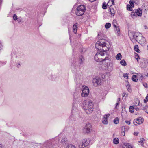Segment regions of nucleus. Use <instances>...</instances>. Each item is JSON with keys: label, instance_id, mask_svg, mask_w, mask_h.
<instances>
[{"label": "nucleus", "instance_id": "64", "mask_svg": "<svg viewBox=\"0 0 148 148\" xmlns=\"http://www.w3.org/2000/svg\"><path fill=\"white\" fill-rule=\"evenodd\" d=\"M73 65V63H72L71 66H72Z\"/></svg>", "mask_w": 148, "mask_h": 148}, {"label": "nucleus", "instance_id": "53", "mask_svg": "<svg viewBox=\"0 0 148 148\" xmlns=\"http://www.w3.org/2000/svg\"><path fill=\"white\" fill-rule=\"evenodd\" d=\"M146 99L148 101V95L147 94L146 97Z\"/></svg>", "mask_w": 148, "mask_h": 148}, {"label": "nucleus", "instance_id": "18", "mask_svg": "<svg viewBox=\"0 0 148 148\" xmlns=\"http://www.w3.org/2000/svg\"><path fill=\"white\" fill-rule=\"evenodd\" d=\"M72 106H73V103L72 104ZM73 108H72V110L71 111V114L70 116V118L71 120H73L74 119V115H73Z\"/></svg>", "mask_w": 148, "mask_h": 148}, {"label": "nucleus", "instance_id": "43", "mask_svg": "<svg viewBox=\"0 0 148 148\" xmlns=\"http://www.w3.org/2000/svg\"><path fill=\"white\" fill-rule=\"evenodd\" d=\"M135 58L137 60V61H138V59H140L139 56L138 55V54H136V55L135 56Z\"/></svg>", "mask_w": 148, "mask_h": 148}, {"label": "nucleus", "instance_id": "27", "mask_svg": "<svg viewBox=\"0 0 148 148\" xmlns=\"http://www.w3.org/2000/svg\"><path fill=\"white\" fill-rule=\"evenodd\" d=\"M126 87L127 88L128 91L130 92H131L132 91V90L130 88V84H128L126 85Z\"/></svg>", "mask_w": 148, "mask_h": 148}, {"label": "nucleus", "instance_id": "60", "mask_svg": "<svg viewBox=\"0 0 148 148\" xmlns=\"http://www.w3.org/2000/svg\"><path fill=\"white\" fill-rule=\"evenodd\" d=\"M73 30H74V24L73 26Z\"/></svg>", "mask_w": 148, "mask_h": 148}, {"label": "nucleus", "instance_id": "38", "mask_svg": "<svg viewBox=\"0 0 148 148\" xmlns=\"http://www.w3.org/2000/svg\"><path fill=\"white\" fill-rule=\"evenodd\" d=\"M129 3L132 7H133L134 6V3L132 1L130 0L129 1Z\"/></svg>", "mask_w": 148, "mask_h": 148}, {"label": "nucleus", "instance_id": "40", "mask_svg": "<svg viewBox=\"0 0 148 148\" xmlns=\"http://www.w3.org/2000/svg\"><path fill=\"white\" fill-rule=\"evenodd\" d=\"M16 66L18 68H19V67H20L21 66V64H20V62H17L16 64Z\"/></svg>", "mask_w": 148, "mask_h": 148}, {"label": "nucleus", "instance_id": "42", "mask_svg": "<svg viewBox=\"0 0 148 148\" xmlns=\"http://www.w3.org/2000/svg\"><path fill=\"white\" fill-rule=\"evenodd\" d=\"M22 19L21 18H19L17 19V21L18 23H21V21H22Z\"/></svg>", "mask_w": 148, "mask_h": 148}, {"label": "nucleus", "instance_id": "47", "mask_svg": "<svg viewBox=\"0 0 148 148\" xmlns=\"http://www.w3.org/2000/svg\"><path fill=\"white\" fill-rule=\"evenodd\" d=\"M143 110H144V111L146 112L148 114V112L147 111L148 110L147 109V108H144V109Z\"/></svg>", "mask_w": 148, "mask_h": 148}, {"label": "nucleus", "instance_id": "10", "mask_svg": "<svg viewBox=\"0 0 148 148\" xmlns=\"http://www.w3.org/2000/svg\"><path fill=\"white\" fill-rule=\"evenodd\" d=\"M84 58L83 56L82 55H80L79 57V63L80 65L83 64L84 61Z\"/></svg>", "mask_w": 148, "mask_h": 148}, {"label": "nucleus", "instance_id": "32", "mask_svg": "<svg viewBox=\"0 0 148 148\" xmlns=\"http://www.w3.org/2000/svg\"><path fill=\"white\" fill-rule=\"evenodd\" d=\"M110 115V114H106L104 116L103 118L104 119H107Z\"/></svg>", "mask_w": 148, "mask_h": 148}, {"label": "nucleus", "instance_id": "22", "mask_svg": "<svg viewBox=\"0 0 148 148\" xmlns=\"http://www.w3.org/2000/svg\"><path fill=\"white\" fill-rule=\"evenodd\" d=\"M119 142V140L117 138H114L113 140V143L115 144H117Z\"/></svg>", "mask_w": 148, "mask_h": 148}, {"label": "nucleus", "instance_id": "49", "mask_svg": "<svg viewBox=\"0 0 148 148\" xmlns=\"http://www.w3.org/2000/svg\"><path fill=\"white\" fill-rule=\"evenodd\" d=\"M144 78V76L142 75H141L140 76V79H141V80L142 81V80L143 79V78Z\"/></svg>", "mask_w": 148, "mask_h": 148}, {"label": "nucleus", "instance_id": "3", "mask_svg": "<svg viewBox=\"0 0 148 148\" xmlns=\"http://www.w3.org/2000/svg\"><path fill=\"white\" fill-rule=\"evenodd\" d=\"M128 35L129 38L132 41L134 39L136 41L138 42L139 41L140 43L142 45H144L145 43V42L144 41V42L141 43V41L140 40V38L142 37L140 36L139 35V34L137 32H135L132 31H128Z\"/></svg>", "mask_w": 148, "mask_h": 148}, {"label": "nucleus", "instance_id": "56", "mask_svg": "<svg viewBox=\"0 0 148 148\" xmlns=\"http://www.w3.org/2000/svg\"><path fill=\"white\" fill-rule=\"evenodd\" d=\"M147 101V100H146L145 99H144V102L145 103H146Z\"/></svg>", "mask_w": 148, "mask_h": 148}, {"label": "nucleus", "instance_id": "34", "mask_svg": "<svg viewBox=\"0 0 148 148\" xmlns=\"http://www.w3.org/2000/svg\"><path fill=\"white\" fill-rule=\"evenodd\" d=\"M66 148H74V146L71 144H70Z\"/></svg>", "mask_w": 148, "mask_h": 148}, {"label": "nucleus", "instance_id": "7", "mask_svg": "<svg viewBox=\"0 0 148 148\" xmlns=\"http://www.w3.org/2000/svg\"><path fill=\"white\" fill-rule=\"evenodd\" d=\"M102 79L100 77L97 76L94 78L92 80V83L95 86H97L101 84Z\"/></svg>", "mask_w": 148, "mask_h": 148}, {"label": "nucleus", "instance_id": "11", "mask_svg": "<svg viewBox=\"0 0 148 148\" xmlns=\"http://www.w3.org/2000/svg\"><path fill=\"white\" fill-rule=\"evenodd\" d=\"M122 148H135L129 143H125L123 146Z\"/></svg>", "mask_w": 148, "mask_h": 148}, {"label": "nucleus", "instance_id": "29", "mask_svg": "<svg viewBox=\"0 0 148 148\" xmlns=\"http://www.w3.org/2000/svg\"><path fill=\"white\" fill-rule=\"evenodd\" d=\"M114 123L116 124L119 123V119L118 117L116 118L114 120Z\"/></svg>", "mask_w": 148, "mask_h": 148}, {"label": "nucleus", "instance_id": "63", "mask_svg": "<svg viewBox=\"0 0 148 148\" xmlns=\"http://www.w3.org/2000/svg\"><path fill=\"white\" fill-rule=\"evenodd\" d=\"M3 63H4V64H6V62H3Z\"/></svg>", "mask_w": 148, "mask_h": 148}, {"label": "nucleus", "instance_id": "23", "mask_svg": "<svg viewBox=\"0 0 148 148\" xmlns=\"http://www.w3.org/2000/svg\"><path fill=\"white\" fill-rule=\"evenodd\" d=\"M110 14H111L112 16H114L115 15V12L114 11V9H111L110 8Z\"/></svg>", "mask_w": 148, "mask_h": 148}, {"label": "nucleus", "instance_id": "58", "mask_svg": "<svg viewBox=\"0 0 148 148\" xmlns=\"http://www.w3.org/2000/svg\"><path fill=\"white\" fill-rule=\"evenodd\" d=\"M135 109L136 111H138L139 110V108H136Z\"/></svg>", "mask_w": 148, "mask_h": 148}, {"label": "nucleus", "instance_id": "28", "mask_svg": "<svg viewBox=\"0 0 148 148\" xmlns=\"http://www.w3.org/2000/svg\"><path fill=\"white\" fill-rule=\"evenodd\" d=\"M127 10L129 11H132V8L131 6V5L129 4H127Z\"/></svg>", "mask_w": 148, "mask_h": 148}, {"label": "nucleus", "instance_id": "25", "mask_svg": "<svg viewBox=\"0 0 148 148\" xmlns=\"http://www.w3.org/2000/svg\"><path fill=\"white\" fill-rule=\"evenodd\" d=\"M111 26V24L109 23H106L105 25V27L106 29L109 28Z\"/></svg>", "mask_w": 148, "mask_h": 148}, {"label": "nucleus", "instance_id": "8", "mask_svg": "<svg viewBox=\"0 0 148 148\" xmlns=\"http://www.w3.org/2000/svg\"><path fill=\"white\" fill-rule=\"evenodd\" d=\"M91 127L92 125L91 124L88 123H87L83 129L84 132L87 133H90Z\"/></svg>", "mask_w": 148, "mask_h": 148}, {"label": "nucleus", "instance_id": "5", "mask_svg": "<svg viewBox=\"0 0 148 148\" xmlns=\"http://www.w3.org/2000/svg\"><path fill=\"white\" fill-rule=\"evenodd\" d=\"M90 140L89 139H84L82 140L80 144H79V148H84V147L88 146L90 143Z\"/></svg>", "mask_w": 148, "mask_h": 148}, {"label": "nucleus", "instance_id": "24", "mask_svg": "<svg viewBox=\"0 0 148 148\" xmlns=\"http://www.w3.org/2000/svg\"><path fill=\"white\" fill-rule=\"evenodd\" d=\"M140 103V102L139 100L137 99L136 100V102L134 103V104L136 106H139Z\"/></svg>", "mask_w": 148, "mask_h": 148}, {"label": "nucleus", "instance_id": "2", "mask_svg": "<svg viewBox=\"0 0 148 148\" xmlns=\"http://www.w3.org/2000/svg\"><path fill=\"white\" fill-rule=\"evenodd\" d=\"M93 104L90 101H85L83 103L82 108L84 110L87 114H89L93 110Z\"/></svg>", "mask_w": 148, "mask_h": 148}, {"label": "nucleus", "instance_id": "55", "mask_svg": "<svg viewBox=\"0 0 148 148\" xmlns=\"http://www.w3.org/2000/svg\"><path fill=\"white\" fill-rule=\"evenodd\" d=\"M140 143V145L142 146H143V142H141Z\"/></svg>", "mask_w": 148, "mask_h": 148}, {"label": "nucleus", "instance_id": "52", "mask_svg": "<svg viewBox=\"0 0 148 148\" xmlns=\"http://www.w3.org/2000/svg\"><path fill=\"white\" fill-rule=\"evenodd\" d=\"M119 103L118 102L117 103H116V106H115V108H116V107L118 106L119 105Z\"/></svg>", "mask_w": 148, "mask_h": 148}, {"label": "nucleus", "instance_id": "39", "mask_svg": "<svg viewBox=\"0 0 148 148\" xmlns=\"http://www.w3.org/2000/svg\"><path fill=\"white\" fill-rule=\"evenodd\" d=\"M143 85L146 88H148V86L146 83H143Z\"/></svg>", "mask_w": 148, "mask_h": 148}, {"label": "nucleus", "instance_id": "20", "mask_svg": "<svg viewBox=\"0 0 148 148\" xmlns=\"http://www.w3.org/2000/svg\"><path fill=\"white\" fill-rule=\"evenodd\" d=\"M137 76L135 75H133L132 78V80L135 82H137L138 79H137Z\"/></svg>", "mask_w": 148, "mask_h": 148}, {"label": "nucleus", "instance_id": "31", "mask_svg": "<svg viewBox=\"0 0 148 148\" xmlns=\"http://www.w3.org/2000/svg\"><path fill=\"white\" fill-rule=\"evenodd\" d=\"M67 140L66 138L64 137L62 139L61 141L63 143H64L67 141Z\"/></svg>", "mask_w": 148, "mask_h": 148}, {"label": "nucleus", "instance_id": "51", "mask_svg": "<svg viewBox=\"0 0 148 148\" xmlns=\"http://www.w3.org/2000/svg\"><path fill=\"white\" fill-rule=\"evenodd\" d=\"M144 138H142L141 139V141H139L138 142L139 143H140V142H143V141H144Z\"/></svg>", "mask_w": 148, "mask_h": 148}, {"label": "nucleus", "instance_id": "48", "mask_svg": "<svg viewBox=\"0 0 148 148\" xmlns=\"http://www.w3.org/2000/svg\"><path fill=\"white\" fill-rule=\"evenodd\" d=\"M138 132H135L134 133V135H136V136H137L138 135Z\"/></svg>", "mask_w": 148, "mask_h": 148}, {"label": "nucleus", "instance_id": "15", "mask_svg": "<svg viewBox=\"0 0 148 148\" xmlns=\"http://www.w3.org/2000/svg\"><path fill=\"white\" fill-rule=\"evenodd\" d=\"M148 64L147 62L144 61L142 62L141 66L143 68H145L147 66Z\"/></svg>", "mask_w": 148, "mask_h": 148}, {"label": "nucleus", "instance_id": "33", "mask_svg": "<svg viewBox=\"0 0 148 148\" xmlns=\"http://www.w3.org/2000/svg\"><path fill=\"white\" fill-rule=\"evenodd\" d=\"M77 23L75 24V31H76L75 32V34H76L77 33Z\"/></svg>", "mask_w": 148, "mask_h": 148}, {"label": "nucleus", "instance_id": "59", "mask_svg": "<svg viewBox=\"0 0 148 148\" xmlns=\"http://www.w3.org/2000/svg\"><path fill=\"white\" fill-rule=\"evenodd\" d=\"M3 0H0V4H1Z\"/></svg>", "mask_w": 148, "mask_h": 148}, {"label": "nucleus", "instance_id": "9", "mask_svg": "<svg viewBox=\"0 0 148 148\" xmlns=\"http://www.w3.org/2000/svg\"><path fill=\"white\" fill-rule=\"evenodd\" d=\"M117 24L116 20H113L112 23V25L116 29V30L117 31L118 34H120V31L119 27H118L116 26Z\"/></svg>", "mask_w": 148, "mask_h": 148}, {"label": "nucleus", "instance_id": "1", "mask_svg": "<svg viewBox=\"0 0 148 148\" xmlns=\"http://www.w3.org/2000/svg\"><path fill=\"white\" fill-rule=\"evenodd\" d=\"M100 35H101V34H98L97 36L100 39V40L97 41L95 45V48L99 51V54H97L98 52L94 57L95 60L98 62L109 60L108 54L106 52L109 50L110 47V43L108 41L98 37Z\"/></svg>", "mask_w": 148, "mask_h": 148}, {"label": "nucleus", "instance_id": "12", "mask_svg": "<svg viewBox=\"0 0 148 148\" xmlns=\"http://www.w3.org/2000/svg\"><path fill=\"white\" fill-rule=\"evenodd\" d=\"M137 16H141L142 15V10L140 8H138L135 10Z\"/></svg>", "mask_w": 148, "mask_h": 148}, {"label": "nucleus", "instance_id": "14", "mask_svg": "<svg viewBox=\"0 0 148 148\" xmlns=\"http://www.w3.org/2000/svg\"><path fill=\"white\" fill-rule=\"evenodd\" d=\"M131 16L133 19L135 18L137 16L134 10H133L131 13Z\"/></svg>", "mask_w": 148, "mask_h": 148}, {"label": "nucleus", "instance_id": "44", "mask_svg": "<svg viewBox=\"0 0 148 148\" xmlns=\"http://www.w3.org/2000/svg\"><path fill=\"white\" fill-rule=\"evenodd\" d=\"M69 39H70V43H71V45H72V41H71V36H70V33H69Z\"/></svg>", "mask_w": 148, "mask_h": 148}, {"label": "nucleus", "instance_id": "41", "mask_svg": "<svg viewBox=\"0 0 148 148\" xmlns=\"http://www.w3.org/2000/svg\"><path fill=\"white\" fill-rule=\"evenodd\" d=\"M121 130L122 132H125V127L124 126H122L121 127Z\"/></svg>", "mask_w": 148, "mask_h": 148}, {"label": "nucleus", "instance_id": "62", "mask_svg": "<svg viewBox=\"0 0 148 148\" xmlns=\"http://www.w3.org/2000/svg\"><path fill=\"white\" fill-rule=\"evenodd\" d=\"M145 107L147 108V109L148 110V106H147Z\"/></svg>", "mask_w": 148, "mask_h": 148}, {"label": "nucleus", "instance_id": "50", "mask_svg": "<svg viewBox=\"0 0 148 148\" xmlns=\"http://www.w3.org/2000/svg\"><path fill=\"white\" fill-rule=\"evenodd\" d=\"M0 148H4V146L3 145L0 143Z\"/></svg>", "mask_w": 148, "mask_h": 148}, {"label": "nucleus", "instance_id": "54", "mask_svg": "<svg viewBox=\"0 0 148 148\" xmlns=\"http://www.w3.org/2000/svg\"><path fill=\"white\" fill-rule=\"evenodd\" d=\"M90 2H92L95 1L96 0H88Z\"/></svg>", "mask_w": 148, "mask_h": 148}, {"label": "nucleus", "instance_id": "6", "mask_svg": "<svg viewBox=\"0 0 148 148\" xmlns=\"http://www.w3.org/2000/svg\"><path fill=\"white\" fill-rule=\"evenodd\" d=\"M89 90L88 88L85 86H83L82 88L81 96L82 97H86L89 95Z\"/></svg>", "mask_w": 148, "mask_h": 148}, {"label": "nucleus", "instance_id": "36", "mask_svg": "<svg viewBox=\"0 0 148 148\" xmlns=\"http://www.w3.org/2000/svg\"><path fill=\"white\" fill-rule=\"evenodd\" d=\"M138 121L136 120V119H135L133 121V123L135 125H137V124H138Z\"/></svg>", "mask_w": 148, "mask_h": 148}, {"label": "nucleus", "instance_id": "21", "mask_svg": "<svg viewBox=\"0 0 148 148\" xmlns=\"http://www.w3.org/2000/svg\"><path fill=\"white\" fill-rule=\"evenodd\" d=\"M122 56L120 53H118L116 56V58L118 60H120L122 58Z\"/></svg>", "mask_w": 148, "mask_h": 148}, {"label": "nucleus", "instance_id": "13", "mask_svg": "<svg viewBox=\"0 0 148 148\" xmlns=\"http://www.w3.org/2000/svg\"><path fill=\"white\" fill-rule=\"evenodd\" d=\"M136 119L138 121V125L141 124L144 121V119L141 117H139Z\"/></svg>", "mask_w": 148, "mask_h": 148}, {"label": "nucleus", "instance_id": "35", "mask_svg": "<svg viewBox=\"0 0 148 148\" xmlns=\"http://www.w3.org/2000/svg\"><path fill=\"white\" fill-rule=\"evenodd\" d=\"M13 17L14 20H17V19H18V18H17V16L15 14H14L13 16Z\"/></svg>", "mask_w": 148, "mask_h": 148}, {"label": "nucleus", "instance_id": "37", "mask_svg": "<svg viewBox=\"0 0 148 148\" xmlns=\"http://www.w3.org/2000/svg\"><path fill=\"white\" fill-rule=\"evenodd\" d=\"M123 77L125 78L126 79H128V75L127 73L124 74L123 75Z\"/></svg>", "mask_w": 148, "mask_h": 148}, {"label": "nucleus", "instance_id": "16", "mask_svg": "<svg viewBox=\"0 0 148 148\" xmlns=\"http://www.w3.org/2000/svg\"><path fill=\"white\" fill-rule=\"evenodd\" d=\"M109 1L107 4L105 2H104L103 3V4L102 5V8L103 9H106L107 8V5L109 6Z\"/></svg>", "mask_w": 148, "mask_h": 148}, {"label": "nucleus", "instance_id": "19", "mask_svg": "<svg viewBox=\"0 0 148 148\" xmlns=\"http://www.w3.org/2000/svg\"><path fill=\"white\" fill-rule=\"evenodd\" d=\"M120 64L123 66H125L127 65V63L125 61L124 59L122 60L120 62Z\"/></svg>", "mask_w": 148, "mask_h": 148}, {"label": "nucleus", "instance_id": "57", "mask_svg": "<svg viewBox=\"0 0 148 148\" xmlns=\"http://www.w3.org/2000/svg\"><path fill=\"white\" fill-rule=\"evenodd\" d=\"M81 36V34H79L78 36H77V38H80V36Z\"/></svg>", "mask_w": 148, "mask_h": 148}, {"label": "nucleus", "instance_id": "45", "mask_svg": "<svg viewBox=\"0 0 148 148\" xmlns=\"http://www.w3.org/2000/svg\"><path fill=\"white\" fill-rule=\"evenodd\" d=\"M125 123L128 125H130V121H128L127 120L125 121Z\"/></svg>", "mask_w": 148, "mask_h": 148}, {"label": "nucleus", "instance_id": "4", "mask_svg": "<svg viewBox=\"0 0 148 148\" xmlns=\"http://www.w3.org/2000/svg\"><path fill=\"white\" fill-rule=\"evenodd\" d=\"M86 10L85 6L82 5H80L77 8L75 14L77 16H82L84 14Z\"/></svg>", "mask_w": 148, "mask_h": 148}, {"label": "nucleus", "instance_id": "46", "mask_svg": "<svg viewBox=\"0 0 148 148\" xmlns=\"http://www.w3.org/2000/svg\"><path fill=\"white\" fill-rule=\"evenodd\" d=\"M125 132H122L121 133V135L122 136H125Z\"/></svg>", "mask_w": 148, "mask_h": 148}, {"label": "nucleus", "instance_id": "26", "mask_svg": "<svg viewBox=\"0 0 148 148\" xmlns=\"http://www.w3.org/2000/svg\"><path fill=\"white\" fill-rule=\"evenodd\" d=\"M134 108L133 106H130L129 108V111L131 113H133L134 112Z\"/></svg>", "mask_w": 148, "mask_h": 148}, {"label": "nucleus", "instance_id": "17", "mask_svg": "<svg viewBox=\"0 0 148 148\" xmlns=\"http://www.w3.org/2000/svg\"><path fill=\"white\" fill-rule=\"evenodd\" d=\"M134 49L138 53H140V51L138 49V45H136L134 46Z\"/></svg>", "mask_w": 148, "mask_h": 148}, {"label": "nucleus", "instance_id": "61", "mask_svg": "<svg viewBox=\"0 0 148 148\" xmlns=\"http://www.w3.org/2000/svg\"><path fill=\"white\" fill-rule=\"evenodd\" d=\"M147 76V77H148V73L147 74V75H145V76Z\"/></svg>", "mask_w": 148, "mask_h": 148}, {"label": "nucleus", "instance_id": "30", "mask_svg": "<svg viewBox=\"0 0 148 148\" xmlns=\"http://www.w3.org/2000/svg\"><path fill=\"white\" fill-rule=\"evenodd\" d=\"M102 123L105 124H107L108 123V121L107 119H103L102 120Z\"/></svg>", "mask_w": 148, "mask_h": 148}]
</instances>
